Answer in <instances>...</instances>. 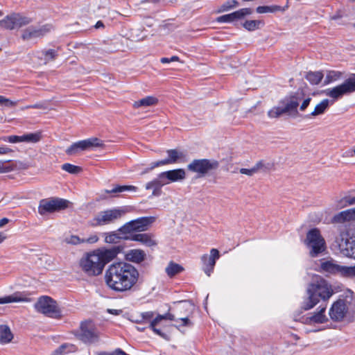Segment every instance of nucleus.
I'll list each match as a JSON object with an SVG mask.
<instances>
[{
  "label": "nucleus",
  "mask_w": 355,
  "mask_h": 355,
  "mask_svg": "<svg viewBox=\"0 0 355 355\" xmlns=\"http://www.w3.org/2000/svg\"><path fill=\"white\" fill-rule=\"evenodd\" d=\"M79 339L85 343H92L98 340V334L90 321L83 322L80 324V332L78 335Z\"/></svg>",
  "instance_id": "13"
},
{
  "label": "nucleus",
  "mask_w": 355,
  "mask_h": 355,
  "mask_svg": "<svg viewBox=\"0 0 355 355\" xmlns=\"http://www.w3.org/2000/svg\"><path fill=\"white\" fill-rule=\"evenodd\" d=\"M75 350V346L73 345L63 344L54 352L55 355H63Z\"/></svg>",
  "instance_id": "46"
},
{
  "label": "nucleus",
  "mask_w": 355,
  "mask_h": 355,
  "mask_svg": "<svg viewBox=\"0 0 355 355\" xmlns=\"http://www.w3.org/2000/svg\"><path fill=\"white\" fill-rule=\"evenodd\" d=\"M155 220V217L154 216L141 217L126 223L118 230V232L122 234L128 235L135 232H144Z\"/></svg>",
  "instance_id": "9"
},
{
  "label": "nucleus",
  "mask_w": 355,
  "mask_h": 355,
  "mask_svg": "<svg viewBox=\"0 0 355 355\" xmlns=\"http://www.w3.org/2000/svg\"><path fill=\"white\" fill-rule=\"evenodd\" d=\"M42 138L41 132H31L21 135V142L35 144L40 141Z\"/></svg>",
  "instance_id": "36"
},
{
  "label": "nucleus",
  "mask_w": 355,
  "mask_h": 355,
  "mask_svg": "<svg viewBox=\"0 0 355 355\" xmlns=\"http://www.w3.org/2000/svg\"><path fill=\"white\" fill-rule=\"evenodd\" d=\"M263 25V22L260 20H248L243 24V27L249 31H252L259 28L260 26Z\"/></svg>",
  "instance_id": "41"
},
{
  "label": "nucleus",
  "mask_w": 355,
  "mask_h": 355,
  "mask_svg": "<svg viewBox=\"0 0 355 355\" xmlns=\"http://www.w3.org/2000/svg\"><path fill=\"white\" fill-rule=\"evenodd\" d=\"M98 241V237L96 234H92L89 236L87 239H83V243H87L89 244H93L96 243Z\"/></svg>",
  "instance_id": "58"
},
{
  "label": "nucleus",
  "mask_w": 355,
  "mask_h": 355,
  "mask_svg": "<svg viewBox=\"0 0 355 355\" xmlns=\"http://www.w3.org/2000/svg\"><path fill=\"white\" fill-rule=\"evenodd\" d=\"M18 101H13L9 98L0 95V105L7 107H12L17 105Z\"/></svg>",
  "instance_id": "52"
},
{
  "label": "nucleus",
  "mask_w": 355,
  "mask_h": 355,
  "mask_svg": "<svg viewBox=\"0 0 355 355\" xmlns=\"http://www.w3.org/2000/svg\"><path fill=\"white\" fill-rule=\"evenodd\" d=\"M341 202L343 203V206L355 205V196L354 197H349V196L345 197L341 200Z\"/></svg>",
  "instance_id": "57"
},
{
  "label": "nucleus",
  "mask_w": 355,
  "mask_h": 355,
  "mask_svg": "<svg viewBox=\"0 0 355 355\" xmlns=\"http://www.w3.org/2000/svg\"><path fill=\"white\" fill-rule=\"evenodd\" d=\"M342 77V73L338 71H328L324 80V85L335 82Z\"/></svg>",
  "instance_id": "39"
},
{
  "label": "nucleus",
  "mask_w": 355,
  "mask_h": 355,
  "mask_svg": "<svg viewBox=\"0 0 355 355\" xmlns=\"http://www.w3.org/2000/svg\"><path fill=\"white\" fill-rule=\"evenodd\" d=\"M330 105V101L327 98L323 99L320 103L315 105L314 110L307 116V117H315L323 114Z\"/></svg>",
  "instance_id": "28"
},
{
  "label": "nucleus",
  "mask_w": 355,
  "mask_h": 355,
  "mask_svg": "<svg viewBox=\"0 0 355 355\" xmlns=\"http://www.w3.org/2000/svg\"><path fill=\"white\" fill-rule=\"evenodd\" d=\"M13 334L9 327L6 324H0V343L7 344L12 341Z\"/></svg>",
  "instance_id": "30"
},
{
  "label": "nucleus",
  "mask_w": 355,
  "mask_h": 355,
  "mask_svg": "<svg viewBox=\"0 0 355 355\" xmlns=\"http://www.w3.org/2000/svg\"><path fill=\"white\" fill-rule=\"evenodd\" d=\"M184 268L180 265L174 262H170L168 266L166 268V272L170 277L175 276L177 274L180 273L183 271Z\"/></svg>",
  "instance_id": "37"
},
{
  "label": "nucleus",
  "mask_w": 355,
  "mask_h": 355,
  "mask_svg": "<svg viewBox=\"0 0 355 355\" xmlns=\"http://www.w3.org/2000/svg\"><path fill=\"white\" fill-rule=\"evenodd\" d=\"M28 301V299L24 297L20 293H15L12 295L0 297V304Z\"/></svg>",
  "instance_id": "27"
},
{
  "label": "nucleus",
  "mask_w": 355,
  "mask_h": 355,
  "mask_svg": "<svg viewBox=\"0 0 355 355\" xmlns=\"http://www.w3.org/2000/svg\"><path fill=\"white\" fill-rule=\"evenodd\" d=\"M66 243L72 245H78L83 243V239H80L76 235H71L69 237L65 239Z\"/></svg>",
  "instance_id": "53"
},
{
  "label": "nucleus",
  "mask_w": 355,
  "mask_h": 355,
  "mask_svg": "<svg viewBox=\"0 0 355 355\" xmlns=\"http://www.w3.org/2000/svg\"><path fill=\"white\" fill-rule=\"evenodd\" d=\"M139 272L135 266L126 262L112 263L105 274L107 286L116 292H125L137 284Z\"/></svg>",
  "instance_id": "1"
},
{
  "label": "nucleus",
  "mask_w": 355,
  "mask_h": 355,
  "mask_svg": "<svg viewBox=\"0 0 355 355\" xmlns=\"http://www.w3.org/2000/svg\"><path fill=\"white\" fill-rule=\"evenodd\" d=\"M14 167L10 161L0 160V173H8L13 170Z\"/></svg>",
  "instance_id": "49"
},
{
  "label": "nucleus",
  "mask_w": 355,
  "mask_h": 355,
  "mask_svg": "<svg viewBox=\"0 0 355 355\" xmlns=\"http://www.w3.org/2000/svg\"><path fill=\"white\" fill-rule=\"evenodd\" d=\"M240 173L241 174L252 176L253 174L256 173V169H253V168H251L250 169L243 168L240 169Z\"/></svg>",
  "instance_id": "60"
},
{
  "label": "nucleus",
  "mask_w": 355,
  "mask_h": 355,
  "mask_svg": "<svg viewBox=\"0 0 355 355\" xmlns=\"http://www.w3.org/2000/svg\"><path fill=\"white\" fill-rule=\"evenodd\" d=\"M324 75L322 71H309L305 76V78L311 85H318L322 80Z\"/></svg>",
  "instance_id": "31"
},
{
  "label": "nucleus",
  "mask_w": 355,
  "mask_h": 355,
  "mask_svg": "<svg viewBox=\"0 0 355 355\" xmlns=\"http://www.w3.org/2000/svg\"><path fill=\"white\" fill-rule=\"evenodd\" d=\"M52 28L50 24H45L40 27L30 26L24 30L21 37L24 40L40 37L50 32Z\"/></svg>",
  "instance_id": "15"
},
{
  "label": "nucleus",
  "mask_w": 355,
  "mask_h": 355,
  "mask_svg": "<svg viewBox=\"0 0 355 355\" xmlns=\"http://www.w3.org/2000/svg\"><path fill=\"white\" fill-rule=\"evenodd\" d=\"M125 257L130 261L139 263L144 260L146 253L144 251L139 249L130 250L126 253Z\"/></svg>",
  "instance_id": "25"
},
{
  "label": "nucleus",
  "mask_w": 355,
  "mask_h": 355,
  "mask_svg": "<svg viewBox=\"0 0 355 355\" xmlns=\"http://www.w3.org/2000/svg\"><path fill=\"white\" fill-rule=\"evenodd\" d=\"M70 202L59 198H49L42 199L39 202L38 213L44 216L49 213L65 209L69 207Z\"/></svg>",
  "instance_id": "7"
},
{
  "label": "nucleus",
  "mask_w": 355,
  "mask_h": 355,
  "mask_svg": "<svg viewBox=\"0 0 355 355\" xmlns=\"http://www.w3.org/2000/svg\"><path fill=\"white\" fill-rule=\"evenodd\" d=\"M128 212L124 207H114L99 211L91 220L93 227L104 226L114 223Z\"/></svg>",
  "instance_id": "4"
},
{
  "label": "nucleus",
  "mask_w": 355,
  "mask_h": 355,
  "mask_svg": "<svg viewBox=\"0 0 355 355\" xmlns=\"http://www.w3.org/2000/svg\"><path fill=\"white\" fill-rule=\"evenodd\" d=\"M327 308L326 304L320 305L318 311L313 313H310L304 318V323L307 324H322L328 321V318L324 314Z\"/></svg>",
  "instance_id": "17"
},
{
  "label": "nucleus",
  "mask_w": 355,
  "mask_h": 355,
  "mask_svg": "<svg viewBox=\"0 0 355 355\" xmlns=\"http://www.w3.org/2000/svg\"><path fill=\"white\" fill-rule=\"evenodd\" d=\"M307 297L302 303L301 308L308 311L313 308L319 302L328 300L334 294L331 286L320 276H315L306 289Z\"/></svg>",
  "instance_id": "2"
},
{
  "label": "nucleus",
  "mask_w": 355,
  "mask_h": 355,
  "mask_svg": "<svg viewBox=\"0 0 355 355\" xmlns=\"http://www.w3.org/2000/svg\"><path fill=\"white\" fill-rule=\"evenodd\" d=\"M166 153L168 157L163 159L166 165L179 162L181 159L184 157V154L176 149L168 150Z\"/></svg>",
  "instance_id": "26"
},
{
  "label": "nucleus",
  "mask_w": 355,
  "mask_h": 355,
  "mask_svg": "<svg viewBox=\"0 0 355 355\" xmlns=\"http://www.w3.org/2000/svg\"><path fill=\"white\" fill-rule=\"evenodd\" d=\"M281 10V7L279 6H258L256 9L258 13H266V12H275Z\"/></svg>",
  "instance_id": "42"
},
{
  "label": "nucleus",
  "mask_w": 355,
  "mask_h": 355,
  "mask_svg": "<svg viewBox=\"0 0 355 355\" xmlns=\"http://www.w3.org/2000/svg\"><path fill=\"white\" fill-rule=\"evenodd\" d=\"M124 239L138 241L148 247H152L157 245V242L153 239V236L149 234H136L128 236H125Z\"/></svg>",
  "instance_id": "22"
},
{
  "label": "nucleus",
  "mask_w": 355,
  "mask_h": 355,
  "mask_svg": "<svg viewBox=\"0 0 355 355\" xmlns=\"http://www.w3.org/2000/svg\"><path fill=\"white\" fill-rule=\"evenodd\" d=\"M219 166L218 161L214 159H193L188 166L187 169L193 173H196L199 176H204L211 170H215Z\"/></svg>",
  "instance_id": "10"
},
{
  "label": "nucleus",
  "mask_w": 355,
  "mask_h": 355,
  "mask_svg": "<svg viewBox=\"0 0 355 355\" xmlns=\"http://www.w3.org/2000/svg\"><path fill=\"white\" fill-rule=\"evenodd\" d=\"M191 316H183L180 318H176L175 322H177L179 324H174L173 326L175 327L177 329H180L181 327H191L193 325V322L191 320Z\"/></svg>",
  "instance_id": "40"
},
{
  "label": "nucleus",
  "mask_w": 355,
  "mask_h": 355,
  "mask_svg": "<svg viewBox=\"0 0 355 355\" xmlns=\"http://www.w3.org/2000/svg\"><path fill=\"white\" fill-rule=\"evenodd\" d=\"M62 169L71 174H77L82 171L80 166H75L69 163L64 164L62 166Z\"/></svg>",
  "instance_id": "47"
},
{
  "label": "nucleus",
  "mask_w": 355,
  "mask_h": 355,
  "mask_svg": "<svg viewBox=\"0 0 355 355\" xmlns=\"http://www.w3.org/2000/svg\"><path fill=\"white\" fill-rule=\"evenodd\" d=\"M137 187L132 185H116L112 189H106L105 192L110 194H116L124 191H137Z\"/></svg>",
  "instance_id": "33"
},
{
  "label": "nucleus",
  "mask_w": 355,
  "mask_h": 355,
  "mask_svg": "<svg viewBox=\"0 0 355 355\" xmlns=\"http://www.w3.org/2000/svg\"><path fill=\"white\" fill-rule=\"evenodd\" d=\"M344 254L347 257L355 259V240H352V241H349L346 243Z\"/></svg>",
  "instance_id": "43"
},
{
  "label": "nucleus",
  "mask_w": 355,
  "mask_h": 355,
  "mask_svg": "<svg viewBox=\"0 0 355 355\" xmlns=\"http://www.w3.org/2000/svg\"><path fill=\"white\" fill-rule=\"evenodd\" d=\"M343 156L345 157H350L355 156V146L353 148L347 150L343 153Z\"/></svg>",
  "instance_id": "63"
},
{
  "label": "nucleus",
  "mask_w": 355,
  "mask_h": 355,
  "mask_svg": "<svg viewBox=\"0 0 355 355\" xmlns=\"http://www.w3.org/2000/svg\"><path fill=\"white\" fill-rule=\"evenodd\" d=\"M338 273L345 277H354V266H343L339 265Z\"/></svg>",
  "instance_id": "44"
},
{
  "label": "nucleus",
  "mask_w": 355,
  "mask_h": 355,
  "mask_svg": "<svg viewBox=\"0 0 355 355\" xmlns=\"http://www.w3.org/2000/svg\"><path fill=\"white\" fill-rule=\"evenodd\" d=\"M125 236H128V234H122L119 232H111L105 233V242L107 243H117L121 239H124Z\"/></svg>",
  "instance_id": "32"
},
{
  "label": "nucleus",
  "mask_w": 355,
  "mask_h": 355,
  "mask_svg": "<svg viewBox=\"0 0 355 355\" xmlns=\"http://www.w3.org/2000/svg\"><path fill=\"white\" fill-rule=\"evenodd\" d=\"M164 185H166V184L161 173H159L153 180L147 182L145 185V188L146 190H153L152 196H159L162 193V188Z\"/></svg>",
  "instance_id": "21"
},
{
  "label": "nucleus",
  "mask_w": 355,
  "mask_h": 355,
  "mask_svg": "<svg viewBox=\"0 0 355 355\" xmlns=\"http://www.w3.org/2000/svg\"><path fill=\"white\" fill-rule=\"evenodd\" d=\"M286 113L284 110V107H274L270 110L268 112V115L270 118H277L283 114Z\"/></svg>",
  "instance_id": "48"
},
{
  "label": "nucleus",
  "mask_w": 355,
  "mask_h": 355,
  "mask_svg": "<svg viewBox=\"0 0 355 355\" xmlns=\"http://www.w3.org/2000/svg\"><path fill=\"white\" fill-rule=\"evenodd\" d=\"M163 165H166V164H165L164 161L162 159V160H160V161L152 162L150 164V167L149 168H150V170H153V169H154L156 167H158V166H163Z\"/></svg>",
  "instance_id": "62"
},
{
  "label": "nucleus",
  "mask_w": 355,
  "mask_h": 355,
  "mask_svg": "<svg viewBox=\"0 0 355 355\" xmlns=\"http://www.w3.org/2000/svg\"><path fill=\"white\" fill-rule=\"evenodd\" d=\"M0 27L6 30H13L15 28L12 13L0 20Z\"/></svg>",
  "instance_id": "38"
},
{
  "label": "nucleus",
  "mask_w": 355,
  "mask_h": 355,
  "mask_svg": "<svg viewBox=\"0 0 355 355\" xmlns=\"http://www.w3.org/2000/svg\"><path fill=\"white\" fill-rule=\"evenodd\" d=\"M180 60V58L178 56L173 55L171 58H162L160 60V62L163 64L169 63L171 62H178Z\"/></svg>",
  "instance_id": "59"
},
{
  "label": "nucleus",
  "mask_w": 355,
  "mask_h": 355,
  "mask_svg": "<svg viewBox=\"0 0 355 355\" xmlns=\"http://www.w3.org/2000/svg\"><path fill=\"white\" fill-rule=\"evenodd\" d=\"M15 28H19L26 26L32 22V19L29 17L21 15L19 13H12Z\"/></svg>",
  "instance_id": "35"
},
{
  "label": "nucleus",
  "mask_w": 355,
  "mask_h": 355,
  "mask_svg": "<svg viewBox=\"0 0 355 355\" xmlns=\"http://www.w3.org/2000/svg\"><path fill=\"white\" fill-rule=\"evenodd\" d=\"M176 317L175 314L171 313L170 312H167L164 315H157L153 319V324H159L161 321L163 320H168L171 321H175Z\"/></svg>",
  "instance_id": "45"
},
{
  "label": "nucleus",
  "mask_w": 355,
  "mask_h": 355,
  "mask_svg": "<svg viewBox=\"0 0 355 355\" xmlns=\"http://www.w3.org/2000/svg\"><path fill=\"white\" fill-rule=\"evenodd\" d=\"M3 140L4 141H7L9 143L15 144V143H21V135H10L5 137Z\"/></svg>",
  "instance_id": "55"
},
{
  "label": "nucleus",
  "mask_w": 355,
  "mask_h": 355,
  "mask_svg": "<svg viewBox=\"0 0 355 355\" xmlns=\"http://www.w3.org/2000/svg\"><path fill=\"white\" fill-rule=\"evenodd\" d=\"M110 355H129V354H126L125 352H123L121 349H118Z\"/></svg>",
  "instance_id": "64"
},
{
  "label": "nucleus",
  "mask_w": 355,
  "mask_h": 355,
  "mask_svg": "<svg viewBox=\"0 0 355 355\" xmlns=\"http://www.w3.org/2000/svg\"><path fill=\"white\" fill-rule=\"evenodd\" d=\"M166 184L185 179L186 173L183 168L170 170L160 173Z\"/></svg>",
  "instance_id": "19"
},
{
  "label": "nucleus",
  "mask_w": 355,
  "mask_h": 355,
  "mask_svg": "<svg viewBox=\"0 0 355 355\" xmlns=\"http://www.w3.org/2000/svg\"><path fill=\"white\" fill-rule=\"evenodd\" d=\"M34 307L37 312L46 316L55 319L62 318L60 309L56 301L51 297L44 295L39 297Z\"/></svg>",
  "instance_id": "5"
},
{
  "label": "nucleus",
  "mask_w": 355,
  "mask_h": 355,
  "mask_svg": "<svg viewBox=\"0 0 355 355\" xmlns=\"http://www.w3.org/2000/svg\"><path fill=\"white\" fill-rule=\"evenodd\" d=\"M311 101V98L310 97H308L306 98V99H304L302 103V105H300V110L301 111H304L306 110V108L309 106V105L310 104Z\"/></svg>",
  "instance_id": "61"
},
{
  "label": "nucleus",
  "mask_w": 355,
  "mask_h": 355,
  "mask_svg": "<svg viewBox=\"0 0 355 355\" xmlns=\"http://www.w3.org/2000/svg\"><path fill=\"white\" fill-rule=\"evenodd\" d=\"M140 315L141 317V320H144V323L147 322H150L153 320V318L154 317V313L153 311H146L141 313Z\"/></svg>",
  "instance_id": "56"
},
{
  "label": "nucleus",
  "mask_w": 355,
  "mask_h": 355,
  "mask_svg": "<svg viewBox=\"0 0 355 355\" xmlns=\"http://www.w3.org/2000/svg\"><path fill=\"white\" fill-rule=\"evenodd\" d=\"M251 8H245L240 9L230 14L224 15L218 18V22L229 23L243 18L246 15L252 14Z\"/></svg>",
  "instance_id": "20"
},
{
  "label": "nucleus",
  "mask_w": 355,
  "mask_h": 355,
  "mask_svg": "<svg viewBox=\"0 0 355 355\" xmlns=\"http://www.w3.org/2000/svg\"><path fill=\"white\" fill-rule=\"evenodd\" d=\"M157 99L153 96H146L137 101H135L133 107L135 108H139L140 107H148L157 104Z\"/></svg>",
  "instance_id": "34"
},
{
  "label": "nucleus",
  "mask_w": 355,
  "mask_h": 355,
  "mask_svg": "<svg viewBox=\"0 0 355 355\" xmlns=\"http://www.w3.org/2000/svg\"><path fill=\"white\" fill-rule=\"evenodd\" d=\"M103 141L97 137L79 141L71 145L66 150L67 154L73 155L79 150H87L95 148H102Z\"/></svg>",
  "instance_id": "11"
},
{
  "label": "nucleus",
  "mask_w": 355,
  "mask_h": 355,
  "mask_svg": "<svg viewBox=\"0 0 355 355\" xmlns=\"http://www.w3.org/2000/svg\"><path fill=\"white\" fill-rule=\"evenodd\" d=\"M350 302L347 299H338L331 305L329 315L330 318L335 322L341 321L346 315Z\"/></svg>",
  "instance_id": "12"
},
{
  "label": "nucleus",
  "mask_w": 355,
  "mask_h": 355,
  "mask_svg": "<svg viewBox=\"0 0 355 355\" xmlns=\"http://www.w3.org/2000/svg\"><path fill=\"white\" fill-rule=\"evenodd\" d=\"M42 53L44 55V60L46 62L55 60L58 55L57 52L53 49L44 51Z\"/></svg>",
  "instance_id": "51"
},
{
  "label": "nucleus",
  "mask_w": 355,
  "mask_h": 355,
  "mask_svg": "<svg viewBox=\"0 0 355 355\" xmlns=\"http://www.w3.org/2000/svg\"><path fill=\"white\" fill-rule=\"evenodd\" d=\"M121 248L119 246H114L111 248H99L95 250L97 254L99 256L103 266L112 261L116 257L117 254L121 252Z\"/></svg>",
  "instance_id": "16"
},
{
  "label": "nucleus",
  "mask_w": 355,
  "mask_h": 355,
  "mask_svg": "<svg viewBox=\"0 0 355 355\" xmlns=\"http://www.w3.org/2000/svg\"><path fill=\"white\" fill-rule=\"evenodd\" d=\"M159 324H153V320L149 323V327L155 332L157 335L160 337L167 339V335L163 333L159 329L157 328Z\"/></svg>",
  "instance_id": "54"
},
{
  "label": "nucleus",
  "mask_w": 355,
  "mask_h": 355,
  "mask_svg": "<svg viewBox=\"0 0 355 355\" xmlns=\"http://www.w3.org/2000/svg\"><path fill=\"white\" fill-rule=\"evenodd\" d=\"M355 92V74H352L347 78L342 84L333 88H329L326 90V95L338 100L344 95H348Z\"/></svg>",
  "instance_id": "8"
},
{
  "label": "nucleus",
  "mask_w": 355,
  "mask_h": 355,
  "mask_svg": "<svg viewBox=\"0 0 355 355\" xmlns=\"http://www.w3.org/2000/svg\"><path fill=\"white\" fill-rule=\"evenodd\" d=\"M239 5V3L236 0H230L225 2L223 5L220 7V12H225L228 11L229 10L234 8L236 7Z\"/></svg>",
  "instance_id": "50"
},
{
  "label": "nucleus",
  "mask_w": 355,
  "mask_h": 355,
  "mask_svg": "<svg viewBox=\"0 0 355 355\" xmlns=\"http://www.w3.org/2000/svg\"><path fill=\"white\" fill-rule=\"evenodd\" d=\"M300 98L298 96L293 95L286 98L282 103L284 105V108L286 113H297L299 101Z\"/></svg>",
  "instance_id": "23"
},
{
  "label": "nucleus",
  "mask_w": 355,
  "mask_h": 355,
  "mask_svg": "<svg viewBox=\"0 0 355 355\" xmlns=\"http://www.w3.org/2000/svg\"><path fill=\"white\" fill-rule=\"evenodd\" d=\"M79 266L83 272L89 277L98 276L105 268L95 250L85 254L80 259Z\"/></svg>",
  "instance_id": "3"
},
{
  "label": "nucleus",
  "mask_w": 355,
  "mask_h": 355,
  "mask_svg": "<svg viewBox=\"0 0 355 355\" xmlns=\"http://www.w3.org/2000/svg\"><path fill=\"white\" fill-rule=\"evenodd\" d=\"M305 243L310 249V255L312 257H317L326 249L325 241L317 228H313L307 232Z\"/></svg>",
  "instance_id": "6"
},
{
  "label": "nucleus",
  "mask_w": 355,
  "mask_h": 355,
  "mask_svg": "<svg viewBox=\"0 0 355 355\" xmlns=\"http://www.w3.org/2000/svg\"><path fill=\"white\" fill-rule=\"evenodd\" d=\"M174 304L172 309L175 312L176 318L192 315L194 310V305L192 303L187 301H180L175 302Z\"/></svg>",
  "instance_id": "18"
},
{
  "label": "nucleus",
  "mask_w": 355,
  "mask_h": 355,
  "mask_svg": "<svg viewBox=\"0 0 355 355\" xmlns=\"http://www.w3.org/2000/svg\"><path fill=\"white\" fill-rule=\"evenodd\" d=\"M339 265L335 263L332 260L331 261H321L320 271L329 274L338 273Z\"/></svg>",
  "instance_id": "29"
},
{
  "label": "nucleus",
  "mask_w": 355,
  "mask_h": 355,
  "mask_svg": "<svg viewBox=\"0 0 355 355\" xmlns=\"http://www.w3.org/2000/svg\"><path fill=\"white\" fill-rule=\"evenodd\" d=\"M220 258V253L217 249L212 248L210 250V254H203L201 257V261L203 264V270L207 276H210L212 273L216 261Z\"/></svg>",
  "instance_id": "14"
},
{
  "label": "nucleus",
  "mask_w": 355,
  "mask_h": 355,
  "mask_svg": "<svg viewBox=\"0 0 355 355\" xmlns=\"http://www.w3.org/2000/svg\"><path fill=\"white\" fill-rule=\"evenodd\" d=\"M351 220H355V207L340 211L336 214L332 218V222L342 223Z\"/></svg>",
  "instance_id": "24"
}]
</instances>
